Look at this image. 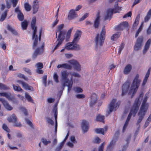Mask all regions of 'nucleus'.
Masks as SVG:
<instances>
[{
	"label": "nucleus",
	"mask_w": 151,
	"mask_h": 151,
	"mask_svg": "<svg viewBox=\"0 0 151 151\" xmlns=\"http://www.w3.org/2000/svg\"><path fill=\"white\" fill-rule=\"evenodd\" d=\"M64 25L63 24H62L58 26V28L56 33V37L57 36V33L59 32V33L58 37L57 40L55 42L56 45L52 50V53L54 52L56 49H58L59 47L61 45L65 39V36L66 40H68V39H69L70 37L71 32L73 29V27H72L70 28L68 30L66 34V31L62 30L64 27Z\"/></svg>",
	"instance_id": "1"
},
{
	"label": "nucleus",
	"mask_w": 151,
	"mask_h": 151,
	"mask_svg": "<svg viewBox=\"0 0 151 151\" xmlns=\"http://www.w3.org/2000/svg\"><path fill=\"white\" fill-rule=\"evenodd\" d=\"M147 99L148 97L147 96H145L143 100L140 109L138 113L139 117L137 123V125L138 126V128L134 134V139H135L139 132V128L140 127L139 123L143 119L145 114V112L148 106V104L146 103Z\"/></svg>",
	"instance_id": "2"
},
{
	"label": "nucleus",
	"mask_w": 151,
	"mask_h": 151,
	"mask_svg": "<svg viewBox=\"0 0 151 151\" xmlns=\"http://www.w3.org/2000/svg\"><path fill=\"white\" fill-rule=\"evenodd\" d=\"M36 19L35 17H34L32 19L31 23V27L32 30H33L32 36V39L34 40L32 46V48L34 49L37 46L39 40V41L41 40V36L42 33V29L41 28L39 31V36L36 35L37 28L36 26Z\"/></svg>",
	"instance_id": "3"
},
{
	"label": "nucleus",
	"mask_w": 151,
	"mask_h": 151,
	"mask_svg": "<svg viewBox=\"0 0 151 151\" xmlns=\"http://www.w3.org/2000/svg\"><path fill=\"white\" fill-rule=\"evenodd\" d=\"M121 10V7L118 6L117 2L114 5V9L109 8L107 9L106 14L104 17V20H106L108 19L110 20L112 18L113 12L115 13H119Z\"/></svg>",
	"instance_id": "4"
},
{
	"label": "nucleus",
	"mask_w": 151,
	"mask_h": 151,
	"mask_svg": "<svg viewBox=\"0 0 151 151\" xmlns=\"http://www.w3.org/2000/svg\"><path fill=\"white\" fill-rule=\"evenodd\" d=\"M106 30L104 27L101 30L100 34H97L95 37V42L96 46L99 45L100 46L102 45L105 37Z\"/></svg>",
	"instance_id": "5"
},
{
	"label": "nucleus",
	"mask_w": 151,
	"mask_h": 151,
	"mask_svg": "<svg viewBox=\"0 0 151 151\" xmlns=\"http://www.w3.org/2000/svg\"><path fill=\"white\" fill-rule=\"evenodd\" d=\"M131 82L127 80L123 85L122 95L124 96L126 93L130 94L132 92V85L131 86Z\"/></svg>",
	"instance_id": "6"
},
{
	"label": "nucleus",
	"mask_w": 151,
	"mask_h": 151,
	"mask_svg": "<svg viewBox=\"0 0 151 151\" xmlns=\"http://www.w3.org/2000/svg\"><path fill=\"white\" fill-rule=\"evenodd\" d=\"M139 77V75L137 74L133 81V95L137 92L140 85L141 80Z\"/></svg>",
	"instance_id": "7"
},
{
	"label": "nucleus",
	"mask_w": 151,
	"mask_h": 151,
	"mask_svg": "<svg viewBox=\"0 0 151 151\" xmlns=\"http://www.w3.org/2000/svg\"><path fill=\"white\" fill-rule=\"evenodd\" d=\"M116 99H113L109 105V111L108 114H110L114 110H116L117 108H118L120 104V101H118L116 104Z\"/></svg>",
	"instance_id": "8"
},
{
	"label": "nucleus",
	"mask_w": 151,
	"mask_h": 151,
	"mask_svg": "<svg viewBox=\"0 0 151 151\" xmlns=\"http://www.w3.org/2000/svg\"><path fill=\"white\" fill-rule=\"evenodd\" d=\"M0 96H4L6 97L9 101H12L13 103L18 104V101L14 96H12L11 93H9L6 92H0Z\"/></svg>",
	"instance_id": "9"
},
{
	"label": "nucleus",
	"mask_w": 151,
	"mask_h": 151,
	"mask_svg": "<svg viewBox=\"0 0 151 151\" xmlns=\"http://www.w3.org/2000/svg\"><path fill=\"white\" fill-rule=\"evenodd\" d=\"M7 120L10 122H13L15 127H20L22 124L20 122H18V119L16 116L14 114H13L11 116H10L7 118Z\"/></svg>",
	"instance_id": "10"
},
{
	"label": "nucleus",
	"mask_w": 151,
	"mask_h": 151,
	"mask_svg": "<svg viewBox=\"0 0 151 151\" xmlns=\"http://www.w3.org/2000/svg\"><path fill=\"white\" fill-rule=\"evenodd\" d=\"M65 48L67 50H79L80 49V45L72 42L66 44Z\"/></svg>",
	"instance_id": "11"
},
{
	"label": "nucleus",
	"mask_w": 151,
	"mask_h": 151,
	"mask_svg": "<svg viewBox=\"0 0 151 151\" xmlns=\"http://www.w3.org/2000/svg\"><path fill=\"white\" fill-rule=\"evenodd\" d=\"M143 37L140 36L138 37L134 47V50L137 51L140 49L143 43Z\"/></svg>",
	"instance_id": "12"
},
{
	"label": "nucleus",
	"mask_w": 151,
	"mask_h": 151,
	"mask_svg": "<svg viewBox=\"0 0 151 151\" xmlns=\"http://www.w3.org/2000/svg\"><path fill=\"white\" fill-rule=\"evenodd\" d=\"M44 44L43 43L40 47L37 48L32 55L33 58H35L38 55L42 54L44 51Z\"/></svg>",
	"instance_id": "13"
},
{
	"label": "nucleus",
	"mask_w": 151,
	"mask_h": 151,
	"mask_svg": "<svg viewBox=\"0 0 151 151\" xmlns=\"http://www.w3.org/2000/svg\"><path fill=\"white\" fill-rule=\"evenodd\" d=\"M140 102L139 98L135 100L133 106V115L135 116V114L137 112L140 106Z\"/></svg>",
	"instance_id": "14"
},
{
	"label": "nucleus",
	"mask_w": 151,
	"mask_h": 151,
	"mask_svg": "<svg viewBox=\"0 0 151 151\" xmlns=\"http://www.w3.org/2000/svg\"><path fill=\"white\" fill-rule=\"evenodd\" d=\"M0 101L1 102L5 108L8 111H11L13 109V107L9 104L7 101L4 99L0 98Z\"/></svg>",
	"instance_id": "15"
},
{
	"label": "nucleus",
	"mask_w": 151,
	"mask_h": 151,
	"mask_svg": "<svg viewBox=\"0 0 151 151\" xmlns=\"http://www.w3.org/2000/svg\"><path fill=\"white\" fill-rule=\"evenodd\" d=\"M128 26L129 24L127 22H123L117 25L115 27V29L117 30H122Z\"/></svg>",
	"instance_id": "16"
},
{
	"label": "nucleus",
	"mask_w": 151,
	"mask_h": 151,
	"mask_svg": "<svg viewBox=\"0 0 151 151\" xmlns=\"http://www.w3.org/2000/svg\"><path fill=\"white\" fill-rule=\"evenodd\" d=\"M132 115V108L130 109V112L127 118V120L124 124V126L123 128L122 132H125L126 129L127 127V126L128 125L130 119H131V116Z\"/></svg>",
	"instance_id": "17"
},
{
	"label": "nucleus",
	"mask_w": 151,
	"mask_h": 151,
	"mask_svg": "<svg viewBox=\"0 0 151 151\" xmlns=\"http://www.w3.org/2000/svg\"><path fill=\"white\" fill-rule=\"evenodd\" d=\"M15 12L17 14V18L20 21H22L24 19V17L23 14L19 9L18 6L15 9Z\"/></svg>",
	"instance_id": "18"
},
{
	"label": "nucleus",
	"mask_w": 151,
	"mask_h": 151,
	"mask_svg": "<svg viewBox=\"0 0 151 151\" xmlns=\"http://www.w3.org/2000/svg\"><path fill=\"white\" fill-rule=\"evenodd\" d=\"M17 82L21 84L23 88L26 90L33 91V88L32 87L29 86L28 84L23 81L17 80Z\"/></svg>",
	"instance_id": "19"
},
{
	"label": "nucleus",
	"mask_w": 151,
	"mask_h": 151,
	"mask_svg": "<svg viewBox=\"0 0 151 151\" xmlns=\"http://www.w3.org/2000/svg\"><path fill=\"white\" fill-rule=\"evenodd\" d=\"M81 33L82 32L80 30H78L76 31L74 35V38L73 42L77 44L81 37Z\"/></svg>",
	"instance_id": "20"
},
{
	"label": "nucleus",
	"mask_w": 151,
	"mask_h": 151,
	"mask_svg": "<svg viewBox=\"0 0 151 151\" xmlns=\"http://www.w3.org/2000/svg\"><path fill=\"white\" fill-rule=\"evenodd\" d=\"M69 73L67 70H63L61 72V79L62 81H69L68 78Z\"/></svg>",
	"instance_id": "21"
},
{
	"label": "nucleus",
	"mask_w": 151,
	"mask_h": 151,
	"mask_svg": "<svg viewBox=\"0 0 151 151\" xmlns=\"http://www.w3.org/2000/svg\"><path fill=\"white\" fill-rule=\"evenodd\" d=\"M39 2L38 0H34L32 5L33 14H36L38 11L39 6L38 4Z\"/></svg>",
	"instance_id": "22"
},
{
	"label": "nucleus",
	"mask_w": 151,
	"mask_h": 151,
	"mask_svg": "<svg viewBox=\"0 0 151 151\" xmlns=\"http://www.w3.org/2000/svg\"><path fill=\"white\" fill-rule=\"evenodd\" d=\"M88 122L85 120H83L81 124V128L84 133H85L88 131Z\"/></svg>",
	"instance_id": "23"
},
{
	"label": "nucleus",
	"mask_w": 151,
	"mask_h": 151,
	"mask_svg": "<svg viewBox=\"0 0 151 151\" xmlns=\"http://www.w3.org/2000/svg\"><path fill=\"white\" fill-rule=\"evenodd\" d=\"M91 99L90 106L91 107L96 102L97 100V95L95 93L92 94L91 96Z\"/></svg>",
	"instance_id": "24"
},
{
	"label": "nucleus",
	"mask_w": 151,
	"mask_h": 151,
	"mask_svg": "<svg viewBox=\"0 0 151 151\" xmlns=\"http://www.w3.org/2000/svg\"><path fill=\"white\" fill-rule=\"evenodd\" d=\"M99 15L100 12H98L97 15V17L94 22L93 26L95 29L98 28L99 25L100 19Z\"/></svg>",
	"instance_id": "25"
},
{
	"label": "nucleus",
	"mask_w": 151,
	"mask_h": 151,
	"mask_svg": "<svg viewBox=\"0 0 151 151\" xmlns=\"http://www.w3.org/2000/svg\"><path fill=\"white\" fill-rule=\"evenodd\" d=\"M151 44V39H149L146 42L144 48L143 50L144 54L147 52L148 50L149 49Z\"/></svg>",
	"instance_id": "26"
},
{
	"label": "nucleus",
	"mask_w": 151,
	"mask_h": 151,
	"mask_svg": "<svg viewBox=\"0 0 151 151\" xmlns=\"http://www.w3.org/2000/svg\"><path fill=\"white\" fill-rule=\"evenodd\" d=\"M77 17V15L76 13L75 10L73 9L71 10L68 16V18L70 19H72Z\"/></svg>",
	"instance_id": "27"
},
{
	"label": "nucleus",
	"mask_w": 151,
	"mask_h": 151,
	"mask_svg": "<svg viewBox=\"0 0 151 151\" xmlns=\"http://www.w3.org/2000/svg\"><path fill=\"white\" fill-rule=\"evenodd\" d=\"M151 68H149L148 69L147 71V72L146 74L145 77L143 80V82L142 83V85L143 86H144L147 83L148 78L149 77L150 71Z\"/></svg>",
	"instance_id": "28"
},
{
	"label": "nucleus",
	"mask_w": 151,
	"mask_h": 151,
	"mask_svg": "<svg viewBox=\"0 0 151 151\" xmlns=\"http://www.w3.org/2000/svg\"><path fill=\"white\" fill-rule=\"evenodd\" d=\"M68 63L73 66H81L79 63L74 59L69 60Z\"/></svg>",
	"instance_id": "29"
},
{
	"label": "nucleus",
	"mask_w": 151,
	"mask_h": 151,
	"mask_svg": "<svg viewBox=\"0 0 151 151\" xmlns=\"http://www.w3.org/2000/svg\"><path fill=\"white\" fill-rule=\"evenodd\" d=\"M140 14H138L136 17L134 22L133 25V28L136 27L138 25L140 19Z\"/></svg>",
	"instance_id": "30"
},
{
	"label": "nucleus",
	"mask_w": 151,
	"mask_h": 151,
	"mask_svg": "<svg viewBox=\"0 0 151 151\" xmlns=\"http://www.w3.org/2000/svg\"><path fill=\"white\" fill-rule=\"evenodd\" d=\"M7 29L11 32L13 34L15 35H17V32L10 25H7Z\"/></svg>",
	"instance_id": "31"
},
{
	"label": "nucleus",
	"mask_w": 151,
	"mask_h": 151,
	"mask_svg": "<svg viewBox=\"0 0 151 151\" xmlns=\"http://www.w3.org/2000/svg\"><path fill=\"white\" fill-rule=\"evenodd\" d=\"M28 25L27 22L26 20H24L21 23V26L22 29L23 30H26L27 29Z\"/></svg>",
	"instance_id": "32"
},
{
	"label": "nucleus",
	"mask_w": 151,
	"mask_h": 151,
	"mask_svg": "<svg viewBox=\"0 0 151 151\" xmlns=\"http://www.w3.org/2000/svg\"><path fill=\"white\" fill-rule=\"evenodd\" d=\"M73 83V81H72V78H71L70 80L68 82V84L67 86L68 87V92H69L71 90Z\"/></svg>",
	"instance_id": "33"
},
{
	"label": "nucleus",
	"mask_w": 151,
	"mask_h": 151,
	"mask_svg": "<svg viewBox=\"0 0 151 151\" xmlns=\"http://www.w3.org/2000/svg\"><path fill=\"white\" fill-rule=\"evenodd\" d=\"M120 35V33L119 32H117L114 34L111 37V40L114 41L117 40L119 37Z\"/></svg>",
	"instance_id": "34"
},
{
	"label": "nucleus",
	"mask_w": 151,
	"mask_h": 151,
	"mask_svg": "<svg viewBox=\"0 0 151 151\" xmlns=\"http://www.w3.org/2000/svg\"><path fill=\"white\" fill-rule=\"evenodd\" d=\"M104 117L103 116H101L100 114H98L96 117V120L97 121H99L104 122Z\"/></svg>",
	"instance_id": "35"
},
{
	"label": "nucleus",
	"mask_w": 151,
	"mask_h": 151,
	"mask_svg": "<svg viewBox=\"0 0 151 151\" xmlns=\"http://www.w3.org/2000/svg\"><path fill=\"white\" fill-rule=\"evenodd\" d=\"M24 7L27 11L29 12L31 10V6L28 3L26 2L24 4Z\"/></svg>",
	"instance_id": "36"
},
{
	"label": "nucleus",
	"mask_w": 151,
	"mask_h": 151,
	"mask_svg": "<svg viewBox=\"0 0 151 151\" xmlns=\"http://www.w3.org/2000/svg\"><path fill=\"white\" fill-rule=\"evenodd\" d=\"M95 131L96 133L101 134L103 135L104 134V130L103 128H96Z\"/></svg>",
	"instance_id": "37"
},
{
	"label": "nucleus",
	"mask_w": 151,
	"mask_h": 151,
	"mask_svg": "<svg viewBox=\"0 0 151 151\" xmlns=\"http://www.w3.org/2000/svg\"><path fill=\"white\" fill-rule=\"evenodd\" d=\"M151 121V114H150L147 119L146 121L145 124L144 126V128H145L149 124Z\"/></svg>",
	"instance_id": "38"
},
{
	"label": "nucleus",
	"mask_w": 151,
	"mask_h": 151,
	"mask_svg": "<svg viewBox=\"0 0 151 151\" xmlns=\"http://www.w3.org/2000/svg\"><path fill=\"white\" fill-rule=\"evenodd\" d=\"M25 97L29 102L33 103V100L31 96L28 93H25Z\"/></svg>",
	"instance_id": "39"
},
{
	"label": "nucleus",
	"mask_w": 151,
	"mask_h": 151,
	"mask_svg": "<svg viewBox=\"0 0 151 151\" xmlns=\"http://www.w3.org/2000/svg\"><path fill=\"white\" fill-rule=\"evenodd\" d=\"M10 88L7 86L0 83V89L2 90H9Z\"/></svg>",
	"instance_id": "40"
},
{
	"label": "nucleus",
	"mask_w": 151,
	"mask_h": 151,
	"mask_svg": "<svg viewBox=\"0 0 151 151\" xmlns=\"http://www.w3.org/2000/svg\"><path fill=\"white\" fill-rule=\"evenodd\" d=\"M7 15V11H5L3 14L0 19V21L1 22H2L6 18Z\"/></svg>",
	"instance_id": "41"
},
{
	"label": "nucleus",
	"mask_w": 151,
	"mask_h": 151,
	"mask_svg": "<svg viewBox=\"0 0 151 151\" xmlns=\"http://www.w3.org/2000/svg\"><path fill=\"white\" fill-rule=\"evenodd\" d=\"M125 44L124 42H122L120 46H119V50L118 51V54L120 55L121 52L124 47Z\"/></svg>",
	"instance_id": "42"
},
{
	"label": "nucleus",
	"mask_w": 151,
	"mask_h": 151,
	"mask_svg": "<svg viewBox=\"0 0 151 151\" xmlns=\"http://www.w3.org/2000/svg\"><path fill=\"white\" fill-rule=\"evenodd\" d=\"M132 67H125L124 70V73L125 74H127L129 73L131 70Z\"/></svg>",
	"instance_id": "43"
},
{
	"label": "nucleus",
	"mask_w": 151,
	"mask_h": 151,
	"mask_svg": "<svg viewBox=\"0 0 151 151\" xmlns=\"http://www.w3.org/2000/svg\"><path fill=\"white\" fill-rule=\"evenodd\" d=\"M13 86L14 90L17 91H23V89L19 86H16L13 84Z\"/></svg>",
	"instance_id": "44"
},
{
	"label": "nucleus",
	"mask_w": 151,
	"mask_h": 151,
	"mask_svg": "<svg viewBox=\"0 0 151 151\" xmlns=\"http://www.w3.org/2000/svg\"><path fill=\"white\" fill-rule=\"evenodd\" d=\"M26 123L32 128L34 129V126L32 122L28 118L25 119Z\"/></svg>",
	"instance_id": "45"
},
{
	"label": "nucleus",
	"mask_w": 151,
	"mask_h": 151,
	"mask_svg": "<svg viewBox=\"0 0 151 151\" xmlns=\"http://www.w3.org/2000/svg\"><path fill=\"white\" fill-rule=\"evenodd\" d=\"M41 140L42 142L45 145H47L51 142L50 140L47 141L46 139L44 138H42Z\"/></svg>",
	"instance_id": "46"
},
{
	"label": "nucleus",
	"mask_w": 151,
	"mask_h": 151,
	"mask_svg": "<svg viewBox=\"0 0 151 151\" xmlns=\"http://www.w3.org/2000/svg\"><path fill=\"white\" fill-rule=\"evenodd\" d=\"M53 77L55 81L57 83H58L59 82L58 76L57 73H54Z\"/></svg>",
	"instance_id": "47"
},
{
	"label": "nucleus",
	"mask_w": 151,
	"mask_h": 151,
	"mask_svg": "<svg viewBox=\"0 0 151 151\" xmlns=\"http://www.w3.org/2000/svg\"><path fill=\"white\" fill-rule=\"evenodd\" d=\"M3 129L7 132H9L10 130L7 126L5 124H4L2 126Z\"/></svg>",
	"instance_id": "48"
},
{
	"label": "nucleus",
	"mask_w": 151,
	"mask_h": 151,
	"mask_svg": "<svg viewBox=\"0 0 151 151\" xmlns=\"http://www.w3.org/2000/svg\"><path fill=\"white\" fill-rule=\"evenodd\" d=\"M74 90L78 93H81L83 92V90L80 87H76L74 88Z\"/></svg>",
	"instance_id": "49"
},
{
	"label": "nucleus",
	"mask_w": 151,
	"mask_h": 151,
	"mask_svg": "<svg viewBox=\"0 0 151 151\" xmlns=\"http://www.w3.org/2000/svg\"><path fill=\"white\" fill-rule=\"evenodd\" d=\"M17 76L18 77L20 78H23L26 81H27L28 79L27 78L25 77L23 74H22L21 73H19L18 74H17Z\"/></svg>",
	"instance_id": "50"
},
{
	"label": "nucleus",
	"mask_w": 151,
	"mask_h": 151,
	"mask_svg": "<svg viewBox=\"0 0 151 151\" xmlns=\"http://www.w3.org/2000/svg\"><path fill=\"white\" fill-rule=\"evenodd\" d=\"M43 83L45 87L47 86V76H44L42 78Z\"/></svg>",
	"instance_id": "51"
},
{
	"label": "nucleus",
	"mask_w": 151,
	"mask_h": 151,
	"mask_svg": "<svg viewBox=\"0 0 151 151\" xmlns=\"http://www.w3.org/2000/svg\"><path fill=\"white\" fill-rule=\"evenodd\" d=\"M38 67L37 71V73L39 74H41L43 73V71L41 69L43 68V67Z\"/></svg>",
	"instance_id": "52"
},
{
	"label": "nucleus",
	"mask_w": 151,
	"mask_h": 151,
	"mask_svg": "<svg viewBox=\"0 0 151 151\" xmlns=\"http://www.w3.org/2000/svg\"><path fill=\"white\" fill-rule=\"evenodd\" d=\"M105 142H104L99 147L98 151H103L104 146L105 145Z\"/></svg>",
	"instance_id": "53"
},
{
	"label": "nucleus",
	"mask_w": 151,
	"mask_h": 151,
	"mask_svg": "<svg viewBox=\"0 0 151 151\" xmlns=\"http://www.w3.org/2000/svg\"><path fill=\"white\" fill-rule=\"evenodd\" d=\"M101 140L98 137H96L95 138L93 141V142L97 144H99L101 142Z\"/></svg>",
	"instance_id": "54"
},
{
	"label": "nucleus",
	"mask_w": 151,
	"mask_h": 151,
	"mask_svg": "<svg viewBox=\"0 0 151 151\" xmlns=\"http://www.w3.org/2000/svg\"><path fill=\"white\" fill-rule=\"evenodd\" d=\"M20 109L24 113V115L26 116L27 115L28 112L27 110L25 108L22 107L20 108Z\"/></svg>",
	"instance_id": "55"
},
{
	"label": "nucleus",
	"mask_w": 151,
	"mask_h": 151,
	"mask_svg": "<svg viewBox=\"0 0 151 151\" xmlns=\"http://www.w3.org/2000/svg\"><path fill=\"white\" fill-rule=\"evenodd\" d=\"M132 14V12L130 11L128 12L127 13L125 14L123 17V18H127L128 17H131Z\"/></svg>",
	"instance_id": "56"
},
{
	"label": "nucleus",
	"mask_w": 151,
	"mask_h": 151,
	"mask_svg": "<svg viewBox=\"0 0 151 151\" xmlns=\"http://www.w3.org/2000/svg\"><path fill=\"white\" fill-rule=\"evenodd\" d=\"M47 121L48 123L52 125H54V122L49 117L47 118Z\"/></svg>",
	"instance_id": "57"
},
{
	"label": "nucleus",
	"mask_w": 151,
	"mask_h": 151,
	"mask_svg": "<svg viewBox=\"0 0 151 151\" xmlns=\"http://www.w3.org/2000/svg\"><path fill=\"white\" fill-rule=\"evenodd\" d=\"M151 17L147 14L144 18V21L145 22H147L150 19Z\"/></svg>",
	"instance_id": "58"
},
{
	"label": "nucleus",
	"mask_w": 151,
	"mask_h": 151,
	"mask_svg": "<svg viewBox=\"0 0 151 151\" xmlns=\"http://www.w3.org/2000/svg\"><path fill=\"white\" fill-rule=\"evenodd\" d=\"M85 97V95L83 94H79L76 95V98L79 99L84 98Z\"/></svg>",
	"instance_id": "59"
},
{
	"label": "nucleus",
	"mask_w": 151,
	"mask_h": 151,
	"mask_svg": "<svg viewBox=\"0 0 151 151\" xmlns=\"http://www.w3.org/2000/svg\"><path fill=\"white\" fill-rule=\"evenodd\" d=\"M88 15V14L87 13H86L84 14V15L80 19V21H83L86 18H87Z\"/></svg>",
	"instance_id": "60"
},
{
	"label": "nucleus",
	"mask_w": 151,
	"mask_h": 151,
	"mask_svg": "<svg viewBox=\"0 0 151 151\" xmlns=\"http://www.w3.org/2000/svg\"><path fill=\"white\" fill-rule=\"evenodd\" d=\"M18 0H11L13 4V6L14 7H15L17 4Z\"/></svg>",
	"instance_id": "61"
},
{
	"label": "nucleus",
	"mask_w": 151,
	"mask_h": 151,
	"mask_svg": "<svg viewBox=\"0 0 151 151\" xmlns=\"http://www.w3.org/2000/svg\"><path fill=\"white\" fill-rule=\"evenodd\" d=\"M147 32L148 35L151 34V22L147 29Z\"/></svg>",
	"instance_id": "62"
},
{
	"label": "nucleus",
	"mask_w": 151,
	"mask_h": 151,
	"mask_svg": "<svg viewBox=\"0 0 151 151\" xmlns=\"http://www.w3.org/2000/svg\"><path fill=\"white\" fill-rule=\"evenodd\" d=\"M115 142H114V140L113 139H112V140L110 142V144L108 146L107 148H109L111 146L114 145Z\"/></svg>",
	"instance_id": "63"
},
{
	"label": "nucleus",
	"mask_w": 151,
	"mask_h": 151,
	"mask_svg": "<svg viewBox=\"0 0 151 151\" xmlns=\"http://www.w3.org/2000/svg\"><path fill=\"white\" fill-rule=\"evenodd\" d=\"M59 22V20L57 18L53 22L52 24V27H54L56 25H57Z\"/></svg>",
	"instance_id": "64"
}]
</instances>
